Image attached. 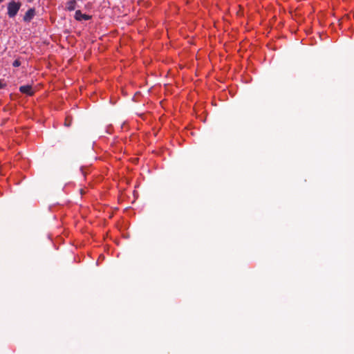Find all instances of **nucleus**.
<instances>
[{
  "label": "nucleus",
  "mask_w": 354,
  "mask_h": 354,
  "mask_svg": "<svg viewBox=\"0 0 354 354\" xmlns=\"http://www.w3.org/2000/svg\"><path fill=\"white\" fill-rule=\"evenodd\" d=\"M21 3L20 2H16L15 1H10L8 3V15L10 18L15 17L19 12Z\"/></svg>",
  "instance_id": "1"
},
{
  "label": "nucleus",
  "mask_w": 354,
  "mask_h": 354,
  "mask_svg": "<svg viewBox=\"0 0 354 354\" xmlns=\"http://www.w3.org/2000/svg\"><path fill=\"white\" fill-rule=\"evenodd\" d=\"M19 91L21 93L26 94L29 96L33 95L35 92V90L33 89V88L30 85L21 86L19 87Z\"/></svg>",
  "instance_id": "2"
},
{
  "label": "nucleus",
  "mask_w": 354,
  "mask_h": 354,
  "mask_svg": "<svg viewBox=\"0 0 354 354\" xmlns=\"http://www.w3.org/2000/svg\"><path fill=\"white\" fill-rule=\"evenodd\" d=\"M35 15V9L30 8L28 10V11L26 12L25 15L24 16V21H30L34 16Z\"/></svg>",
  "instance_id": "3"
},
{
  "label": "nucleus",
  "mask_w": 354,
  "mask_h": 354,
  "mask_svg": "<svg viewBox=\"0 0 354 354\" xmlns=\"http://www.w3.org/2000/svg\"><path fill=\"white\" fill-rule=\"evenodd\" d=\"M75 18L77 21H82V20L86 21V20L90 19L91 17L86 14H82L80 10H77L75 14Z\"/></svg>",
  "instance_id": "4"
},
{
  "label": "nucleus",
  "mask_w": 354,
  "mask_h": 354,
  "mask_svg": "<svg viewBox=\"0 0 354 354\" xmlns=\"http://www.w3.org/2000/svg\"><path fill=\"white\" fill-rule=\"evenodd\" d=\"M75 6H76V1L71 0L67 3L66 9L69 11H72L75 9Z\"/></svg>",
  "instance_id": "5"
},
{
  "label": "nucleus",
  "mask_w": 354,
  "mask_h": 354,
  "mask_svg": "<svg viewBox=\"0 0 354 354\" xmlns=\"http://www.w3.org/2000/svg\"><path fill=\"white\" fill-rule=\"evenodd\" d=\"M21 65V62L19 59H16L14 61V62L12 63V66L14 67H18Z\"/></svg>",
  "instance_id": "6"
},
{
  "label": "nucleus",
  "mask_w": 354,
  "mask_h": 354,
  "mask_svg": "<svg viewBox=\"0 0 354 354\" xmlns=\"http://www.w3.org/2000/svg\"><path fill=\"white\" fill-rule=\"evenodd\" d=\"M6 86V84L0 80V88H3Z\"/></svg>",
  "instance_id": "7"
},
{
  "label": "nucleus",
  "mask_w": 354,
  "mask_h": 354,
  "mask_svg": "<svg viewBox=\"0 0 354 354\" xmlns=\"http://www.w3.org/2000/svg\"><path fill=\"white\" fill-rule=\"evenodd\" d=\"M28 1H32V0H28Z\"/></svg>",
  "instance_id": "8"
}]
</instances>
